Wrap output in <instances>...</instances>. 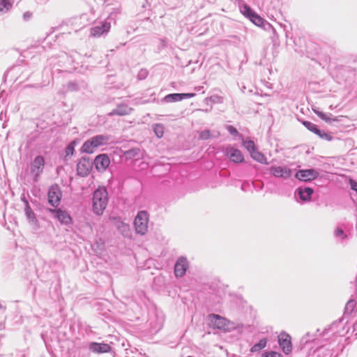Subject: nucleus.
Listing matches in <instances>:
<instances>
[{"mask_svg":"<svg viewBox=\"0 0 357 357\" xmlns=\"http://www.w3.org/2000/svg\"><path fill=\"white\" fill-rule=\"evenodd\" d=\"M108 192L105 187L98 188L93 194V211L98 215H101L108 204Z\"/></svg>","mask_w":357,"mask_h":357,"instance_id":"1","label":"nucleus"},{"mask_svg":"<svg viewBox=\"0 0 357 357\" xmlns=\"http://www.w3.org/2000/svg\"><path fill=\"white\" fill-rule=\"evenodd\" d=\"M149 215L146 211H140L137 213L134 220V227L137 234L145 235L148 231Z\"/></svg>","mask_w":357,"mask_h":357,"instance_id":"2","label":"nucleus"},{"mask_svg":"<svg viewBox=\"0 0 357 357\" xmlns=\"http://www.w3.org/2000/svg\"><path fill=\"white\" fill-rule=\"evenodd\" d=\"M45 165V159L41 155L36 156L31 164V175L34 181H38L40 174L43 173Z\"/></svg>","mask_w":357,"mask_h":357,"instance_id":"3","label":"nucleus"},{"mask_svg":"<svg viewBox=\"0 0 357 357\" xmlns=\"http://www.w3.org/2000/svg\"><path fill=\"white\" fill-rule=\"evenodd\" d=\"M110 28L111 22L108 18L91 27L90 29V35L93 37H100L107 34L109 31Z\"/></svg>","mask_w":357,"mask_h":357,"instance_id":"4","label":"nucleus"},{"mask_svg":"<svg viewBox=\"0 0 357 357\" xmlns=\"http://www.w3.org/2000/svg\"><path fill=\"white\" fill-rule=\"evenodd\" d=\"M48 211L54 215L61 224L68 225L72 223V218L68 211L61 208H49Z\"/></svg>","mask_w":357,"mask_h":357,"instance_id":"5","label":"nucleus"},{"mask_svg":"<svg viewBox=\"0 0 357 357\" xmlns=\"http://www.w3.org/2000/svg\"><path fill=\"white\" fill-rule=\"evenodd\" d=\"M268 171L270 174L276 178L287 179L291 176V170L286 166H271Z\"/></svg>","mask_w":357,"mask_h":357,"instance_id":"6","label":"nucleus"},{"mask_svg":"<svg viewBox=\"0 0 357 357\" xmlns=\"http://www.w3.org/2000/svg\"><path fill=\"white\" fill-rule=\"evenodd\" d=\"M61 192L57 185H52L48 191V202L54 207L59 205L61 199Z\"/></svg>","mask_w":357,"mask_h":357,"instance_id":"7","label":"nucleus"},{"mask_svg":"<svg viewBox=\"0 0 357 357\" xmlns=\"http://www.w3.org/2000/svg\"><path fill=\"white\" fill-rule=\"evenodd\" d=\"M278 344L285 354H289L291 352V338L287 333L283 332L278 335Z\"/></svg>","mask_w":357,"mask_h":357,"instance_id":"8","label":"nucleus"},{"mask_svg":"<svg viewBox=\"0 0 357 357\" xmlns=\"http://www.w3.org/2000/svg\"><path fill=\"white\" fill-rule=\"evenodd\" d=\"M303 124L307 130H309L310 131H311V132H314V134H316L317 135H318L321 139H325L327 141L332 140L333 137L330 134L326 132L324 130L319 129L317 128V126L315 124H314L313 123H312L310 121H304L303 122Z\"/></svg>","mask_w":357,"mask_h":357,"instance_id":"9","label":"nucleus"},{"mask_svg":"<svg viewBox=\"0 0 357 357\" xmlns=\"http://www.w3.org/2000/svg\"><path fill=\"white\" fill-rule=\"evenodd\" d=\"M319 173L314 169H301L296 172L295 176L300 181H309L316 178Z\"/></svg>","mask_w":357,"mask_h":357,"instance_id":"10","label":"nucleus"},{"mask_svg":"<svg viewBox=\"0 0 357 357\" xmlns=\"http://www.w3.org/2000/svg\"><path fill=\"white\" fill-rule=\"evenodd\" d=\"M188 268V261L184 257H180L174 266V273L176 277H183Z\"/></svg>","mask_w":357,"mask_h":357,"instance_id":"11","label":"nucleus"},{"mask_svg":"<svg viewBox=\"0 0 357 357\" xmlns=\"http://www.w3.org/2000/svg\"><path fill=\"white\" fill-rule=\"evenodd\" d=\"M109 164V158L106 154H100L94 160V165L98 172L105 171Z\"/></svg>","mask_w":357,"mask_h":357,"instance_id":"12","label":"nucleus"},{"mask_svg":"<svg viewBox=\"0 0 357 357\" xmlns=\"http://www.w3.org/2000/svg\"><path fill=\"white\" fill-rule=\"evenodd\" d=\"M91 169V163L85 158L81 159L77 165V174L81 176H87Z\"/></svg>","mask_w":357,"mask_h":357,"instance_id":"13","label":"nucleus"},{"mask_svg":"<svg viewBox=\"0 0 357 357\" xmlns=\"http://www.w3.org/2000/svg\"><path fill=\"white\" fill-rule=\"evenodd\" d=\"M89 349L93 353L102 354L110 351L111 347L105 343L91 342L89 346Z\"/></svg>","mask_w":357,"mask_h":357,"instance_id":"14","label":"nucleus"},{"mask_svg":"<svg viewBox=\"0 0 357 357\" xmlns=\"http://www.w3.org/2000/svg\"><path fill=\"white\" fill-rule=\"evenodd\" d=\"M313 192V190L308 187H299L296 190V195L304 202L310 201Z\"/></svg>","mask_w":357,"mask_h":357,"instance_id":"15","label":"nucleus"},{"mask_svg":"<svg viewBox=\"0 0 357 357\" xmlns=\"http://www.w3.org/2000/svg\"><path fill=\"white\" fill-rule=\"evenodd\" d=\"M227 155L234 162H242L244 160L243 155L238 149L230 148L227 151Z\"/></svg>","mask_w":357,"mask_h":357,"instance_id":"16","label":"nucleus"},{"mask_svg":"<svg viewBox=\"0 0 357 357\" xmlns=\"http://www.w3.org/2000/svg\"><path fill=\"white\" fill-rule=\"evenodd\" d=\"M210 317L211 324L213 327L220 330L226 329L227 319L217 314H212Z\"/></svg>","mask_w":357,"mask_h":357,"instance_id":"17","label":"nucleus"},{"mask_svg":"<svg viewBox=\"0 0 357 357\" xmlns=\"http://www.w3.org/2000/svg\"><path fill=\"white\" fill-rule=\"evenodd\" d=\"M116 227L119 231L126 238L131 237V230L130 225L123 222V221L118 220L116 221Z\"/></svg>","mask_w":357,"mask_h":357,"instance_id":"18","label":"nucleus"},{"mask_svg":"<svg viewBox=\"0 0 357 357\" xmlns=\"http://www.w3.org/2000/svg\"><path fill=\"white\" fill-rule=\"evenodd\" d=\"M132 111V109L128 107L127 105H119L116 107V109H113L109 115H119V116H124L129 114Z\"/></svg>","mask_w":357,"mask_h":357,"instance_id":"19","label":"nucleus"},{"mask_svg":"<svg viewBox=\"0 0 357 357\" xmlns=\"http://www.w3.org/2000/svg\"><path fill=\"white\" fill-rule=\"evenodd\" d=\"M98 146L93 139L91 137L87 139L81 147V151L86 153H92Z\"/></svg>","mask_w":357,"mask_h":357,"instance_id":"20","label":"nucleus"},{"mask_svg":"<svg viewBox=\"0 0 357 357\" xmlns=\"http://www.w3.org/2000/svg\"><path fill=\"white\" fill-rule=\"evenodd\" d=\"M98 147L109 144L110 136L107 135H98L91 137Z\"/></svg>","mask_w":357,"mask_h":357,"instance_id":"21","label":"nucleus"},{"mask_svg":"<svg viewBox=\"0 0 357 357\" xmlns=\"http://www.w3.org/2000/svg\"><path fill=\"white\" fill-rule=\"evenodd\" d=\"M13 3L14 0H0V15L8 12Z\"/></svg>","mask_w":357,"mask_h":357,"instance_id":"22","label":"nucleus"},{"mask_svg":"<svg viewBox=\"0 0 357 357\" xmlns=\"http://www.w3.org/2000/svg\"><path fill=\"white\" fill-rule=\"evenodd\" d=\"M22 199L23 200V202H24L25 204V214H26V216L27 218V219L30 221V222H35L36 220V216H35V213L33 211V210L31 208L29 204V202L27 200L25 199V198H22Z\"/></svg>","mask_w":357,"mask_h":357,"instance_id":"23","label":"nucleus"},{"mask_svg":"<svg viewBox=\"0 0 357 357\" xmlns=\"http://www.w3.org/2000/svg\"><path fill=\"white\" fill-rule=\"evenodd\" d=\"M251 157L256 161H257L258 162H260L261 164H268V162H267V159L266 158V156L257 151V150H255L254 151H252L251 153Z\"/></svg>","mask_w":357,"mask_h":357,"instance_id":"24","label":"nucleus"},{"mask_svg":"<svg viewBox=\"0 0 357 357\" xmlns=\"http://www.w3.org/2000/svg\"><path fill=\"white\" fill-rule=\"evenodd\" d=\"M319 355L321 357H337V353L331 349L321 348L319 349Z\"/></svg>","mask_w":357,"mask_h":357,"instance_id":"25","label":"nucleus"},{"mask_svg":"<svg viewBox=\"0 0 357 357\" xmlns=\"http://www.w3.org/2000/svg\"><path fill=\"white\" fill-rule=\"evenodd\" d=\"M267 344V339L263 338L259 340V342L257 344H255L250 349L251 352H257L262 349L265 348Z\"/></svg>","mask_w":357,"mask_h":357,"instance_id":"26","label":"nucleus"},{"mask_svg":"<svg viewBox=\"0 0 357 357\" xmlns=\"http://www.w3.org/2000/svg\"><path fill=\"white\" fill-rule=\"evenodd\" d=\"M334 236L338 241L342 242L347 238V235L340 227H337L334 231Z\"/></svg>","mask_w":357,"mask_h":357,"instance_id":"27","label":"nucleus"},{"mask_svg":"<svg viewBox=\"0 0 357 357\" xmlns=\"http://www.w3.org/2000/svg\"><path fill=\"white\" fill-rule=\"evenodd\" d=\"M241 12L244 16L248 17L249 20L256 13L248 5H244L241 6Z\"/></svg>","mask_w":357,"mask_h":357,"instance_id":"28","label":"nucleus"},{"mask_svg":"<svg viewBox=\"0 0 357 357\" xmlns=\"http://www.w3.org/2000/svg\"><path fill=\"white\" fill-rule=\"evenodd\" d=\"M164 100L167 102H173L182 100L180 93H171L167 95L164 98Z\"/></svg>","mask_w":357,"mask_h":357,"instance_id":"29","label":"nucleus"},{"mask_svg":"<svg viewBox=\"0 0 357 357\" xmlns=\"http://www.w3.org/2000/svg\"><path fill=\"white\" fill-rule=\"evenodd\" d=\"M250 20L258 26H262L264 25V23L266 22L262 17H261L259 15L255 13Z\"/></svg>","mask_w":357,"mask_h":357,"instance_id":"30","label":"nucleus"},{"mask_svg":"<svg viewBox=\"0 0 357 357\" xmlns=\"http://www.w3.org/2000/svg\"><path fill=\"white\" fill-rule=\"evenodd\" d=\"M76 142L75 141L71 142L65 149V158H67L73 155L75 151V146Z\"/></svg>","mask_w":357,"mask_h":357,"instance_id":"31","label":"nucleus"},{"mask_svg":"<svg viewBox=\"0 0 357 357\" xmlns=\"http://www.w3.org/2000/svg\"><path fill=\"white\" fill-rule=\"evenodd\" d=\"M243 146L251 153L256 150L255 145L252 140H245L243 142Z\"/></svg>","mask_w":357,"mask_h":357,"instance_id":"32","label":"nucleus"},{"mask_svg":"<svg viewBox=\"0 0 357 357\" xmlns=\"http://www.w3.org/2000/svg\"><path fill=\"white\" fill-rule=\"evenodd\" d=\"M154 132L159 138L162 137L164 133V127L162 124H155L153 128Z\"/></svg>","mask_w":357,"mask_h":357,"instance_id":"33","label":"nucleus"},{"mask_svg":"<svg viewBox=\"0 0 357 357\" xmlns=\"http://www.w3.org/2000/svg\"><path fill=\"white\" fill-rule=\"evenodd\" d=\"M355 307H356V302L353 300H350L346 304L345 310H346V312H347L349 313H351L354 311Z\"/></svg>","mask_w":357,"mask_h":357,"instance_id":"34","label":"nucleus"},{"mask_svg":"<svg viewBox=\"0 0 357 357\" xmlns=\"http://www.w3.org/2000/svg\"><path fill=\"white\" fill-rule=\"evenodd\" d=\"M262 357H283L282 355L280 353H278L277 351H265L262 354Z\"/></svg>","mask_w":357,"mask_h":357,"instance_id":"35","label":"nucleus"},{"mask_svg":"<svg viewBox=\"0 0 357 357\" xmlns=\"http://www.w3.org/2000/svg\"><path fill=\"white\" fill-rule=\"evenodd\" d=\"M349 184L351 190H352L351 195L354 197V194L357 192V182L353 179H350Z\"/></svg>","mask_w":357,"mask_h":357,"instance_id":"36","label":"nucleus"},{"mask_svg":"<svg viewBox=\"0 0 357 357\" xmlns=\"http://www.w3.org/2000/svg\"><path fill=\"white\" fill-rule=\"evenodd\" d=\"M148 71L145 69H142L138 73V77L139 79H144L146 77Z\"/></svg>","mask_w":357,"mask_h":357,"instance_id":"37","label":"nucleus"},{"mask_svg":"<svg viewBox=\"0 0 357 357\" xmlns=\"http://www.w3.org/2000/svg\"><path fill=\"white\" fill-rule=\"evenodd\" d=\"M199 137L202 139H207L210 137V132L208 130H204L201 132Z\"/></svg>","mask_w":357,"mask_h":357,"instance_id":"38","label":"nucleus"},{"mask_svg":"<svg viewBox=\"0 0 357 357\" xmlns=\"http://www.w3.org/2000/svg\"><path fill=\"white\" fill-rule=\"evenodd\" d=\"M182 100L186 98H191L196 96L195 93H180Z\"/></svg>","mask_w":357,"mask_h":357,"instance_id":"39","label":"nucleus"},{"mask_svg":"<svg viewBox=\"0 0 357 357\" xmlns=\"http://www.w3.org/2000/svg\"><path fill=\"white\" fill-rule=\"evenodd\" d=\"M227 130L229 131V132L230 134H231L233 135H237L238 134V132L237 131V130L231 126H229L227 127Z\"/></svg>","mask_w":357,"mask_h":357,"instance_id":"40","label":"nucleus"},{"mask_svg":"<svg viewBox=\"0 0 357 357\" xmlns=\"http://www.w3.org/2000/svg\"><path fill=\"white\" fill-rule=\"evenodd\" d=\"M317 115L319 118H321V119L326 121H330V119L328 118L327 115L323 112H318L317 113Z\"/></svg>","mask_w":357,"mask_h":357,"instance_id":"41","label":"nucleus"},{"mask_svg":"<svg viewBox=\"0 0 357 357\" xmlns=\"http://www.w3.org/2000/svg\"><path fill=\"white\" fill-rule=\"evenodd\" d=\"M128 154L135 155L136 154V150H130L128 151Z\"/></svg>","mask_w":357,"mask_h":357,"instance_id":"42","label":"nucleus"},{"mask_svg":"<svg viewBox=\"0 0 357 357\" xmlns=\"http://www.w3.org/2000/svg\"><path fill=\"white\" fill-rule=\"evenodd\" d=\"M30 14L29 13H26L24 14V17L26 18V17H30Z\"/></svg>","mask_w":357,"mask_h":357,"instance_id":"43","label":"nucleus"},{"mask_svg":"<svg viewBox=\"0 0 357 357\" xmlns=\"http://www.w3.org/2000/svg\"><path fill=\"white\" fill-rule=\"evenodd\" d=\"M337 324H332V326H331V328H332V329H333L334 328H335V327H336V326H337Z\"/></svg>","mask_w":357,"mask_h":357,"instance_id":"44","label":"nucleus"},{"mask_svg":"<svg viewBox=\"0 0 357 357\" xmlns=\"http://www.w3.org/2000/svg\"><path fill=\"white\" fill-rule=\"evenodd\" d=\"M354 331L356 332V335H357V328L355 329L354 326Z\"/></svg>","mask_w":357,"mask_h":357,"instance_id":"45","label":"nucleus"},{"mask_svg":"<svg viewBox=\"0 0 357 357\" xmlns=\"http://www.w3.org/2000/svg\"><path fill=\"white\" fill-rule=\"evenodd\" d=\"M2 112L0 114V119H1Z\"/></svg>","mask_w":357,"mask_h":357,"instance_id":"46","label":"nucleus"}]
</instances>
